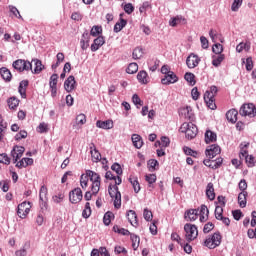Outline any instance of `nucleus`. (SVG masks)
Wrapping results in <instances>:
<instances>
[{
  "label": "nucleus",
  "instance_id": "nucleus-1",
  "mask_svg": "<svg viewBox=\"0 0 256 256\" xmlns=\"http://www.w3.org/2000/svg\"><path fill=\"white\" fill-rule=\"evenodd\" d=\"M105 179L115 181V185H110L108 187V193L111 199H114L115 209H121V192H119V187H117V185H121L123 182V180H121V176H114L111 171H107L105 174Z\"/></svg>",
  "mask_w": 256,
  "mask_h": 256
},
{
  "label": "nucleus",
  "instance_id": "nucleus-2",
  "mask_svg": "<svg viewBox=\"0 0 256 256\" xmlns=\"http://www.w3.org/2000/svg\"><path fill=\"white\" fill-rule=\"evenodd\" d=\"M86 173L92 183L91 185L92 194L97 195V193H99L101 189V176L92 170H86Z\"/></svg>",
  "mask_w": 256,
  "mask_h": 256
},
{
  "label": "nucleus",
  "instance_id": "nucleus-3",
  "mask_svg": "<svg viewBox=\"0 0 256 256\" xmlns=\"http://www.w3.org/2000/svg\"><path fill=\"white\" fill-rule=\"evenodd\" d=\"M181 133H185L186 139H195L197 137V126L193 123L184 122L180 127Z\"/></svg>",
  "mask_w": 256,
  "mask_h": 256
},
{
  "label": "nucleus",
  "instance_id": "nucleus-4",
  "mask_svg": "<svg viewBox=\"0 0 256 256\" xmlns=\"http://www.w3.org/2000/svg\"><path fill=\"white\" fill-rule=\"evenodd\" d=\"M12 67L19 71V73H23V71H33V64L30 61L18 59L13 62Z\"/></svg>",
  "mask_w": 256,
  "mask_h": 256
},
{
  "label": "nucleus",
  "instance_id": "nucleus-5",
  "mask_svg": "<svg viewBox=\"0 0 256 256\" xmlns=\"http://www.w3.org/2000/svg\"><path fill=\"white\" fill-rule=\"evenodd\" d=\"M239 113L242 117H256L255 104L253 103L243 104L240 107Z\"/></svg>",
  "mask_w": 256,
  "mask_h": 256
},
{
  "label": "nucleus",
  "instance_id": "nucleus-6",
  "mask_svg": "<svg viewBox=\"0 0 256 256\" xmlns=\"http://www.w3.org/2000/svg\"><path fill=\"white\" fill-rule=\"evenodd\" d=\"M184 231L186 233L187 241H195L199 235V231L197 230V226L195 224H185Z\"/></svg>",
  "mask_w": 256,
  "mask_h": 256
},
{
  "label": "nucleus",
  "instance_id": "nucleus-7",
  "mask_svg": "<svg viewBox=\"0 0 256 256\" xmlns=\"http://www.w3.org/2000/svg\"><path fill=\"white\" fill-rule=\"evenodd\" d=\"M205 247L208 249H215L221 245V234L214 233L211 237L207 238L204 242Z\"/></svg>",
  "mask_w": 256,
  "mask_h": 256
},
{
  "label": "nucleus",
  "instance_id": "nucleus-8",
  "mask_svg": "<svg viewBox=\"0 0 256 256\" xmlns=\"http://www.w3.org/2000/svg\"><path fill=\"white\" fill-rule=\"evenodd\" d=\"M29 211H31V202H22L18 205L17 213L20 219H25L29 215Z\"/></svg>",
  "mask_w": 256,
  "mask_h": 256
},
{
  "label": "nucleus",
  "instance_id": "nucleus-9",
  "mask_svg": "<svg viewBox=\"0 0 256 256\" xmlns=\"http://www.w3.org/2000/svg\"><path fill=\"white\" fill-rule=\"evenodd\" d=\"M69 199L73 204L81 203L83 201V191H81V188L72 190L69 194Z\"/></svg>",
  "mask_w": 256,
  "mask_h": 256
},
{
  "label": "nucleus",
  "instance_id": "nucleus-10",
  "mask_svg": "<svg viewBox=\"0 0 256 256\" xmlns=\"http://www.w3.org/2000/svg\"><path fill=\"white\" fill-rule=\"evenodd\" d=\"M23 153H25V147L23 146H14L11 151V157L13 159V163H17L21 157H23Z\"/></svg>",
  "mask_w": 256,
  "mask_h": 256
},
{
  "label": "nucleus",
  "instance_id": "nucleus-11",
  "mask_svg": "<svg viewBox=\"0 0 256 256\" xmlns=\"http://www.w3.org/2000/svg\"><path fill=\"white\" fill-rule=\"evenodd\" d=\"M200 61H201V59H199V56L192 53L187 57L186 65L189 69H195V67H197V65H199Z\"/></svg>",
  "mask_w": 256,
  "mask_h": 256
},
{
  "label": "nucleus",
  "instance_id": "nucleus-12",
  "mask_svg": "<svg viewBox=\"0 0 256 256\" xmlns=\"http://www.w3.org/2000/svg\"><path fill=\"white\" fill-rule=\"evenodd\" d=\"M75 87H77L75 76H69L64 82L65 91H67V93H71V91L75 90Z\"/></svg>",
  "mask_w": 256,
  "mask_h": 256
},
{
  "label": "nucleus",
  "instance_id": "nucleus-13",
  "mask_svg": "<svg viewBox=\"0 0 256 256\" xmlns=\"http://www.w3.org/2000/svg\"><path fill=\"white\" fill-rule=\"evenodd\" d=\"M103 45H105V37L98 36L96 39H94L90 49L92 53H95V51H99Z\"/></svg>",
  "mask_w": 256,
  "mask_h": 256
},
{
  "label": "nucleus",
  "instance_id": "nucleus-14",
  "mask_svg": "<svg viewBox=\"0 0 256 256\" xmlns=\"http://www.w3.org/2000/svg\"><path fill=\"white\" fill-rule=\"evenodd\" d=\"M221 153V147L219 145H211L208 149H206V156H208V159H213L214 157H217Z\"/></svg>",
  "mask_w": 256,
  "mask_h": 256
},
{
  "label": "nucleus",
  "instance_id": "nucleus-15",
  "mask_svg": "<svg viewBox=\"0 0 256 256\" xmlns=\"http://www.w3.org/2000/svg\"><path fill=\"white\" fill-rule=\"evenodd\" d=\"M179 81V78H177V75H175L173 72H169V74H166L164 78H162L161 83L162 85H171L173 83H177Z\"/></svg>",
  "mask_w": 256,
  "mask_h": 256
},
{
  "label": "nucleus",
  "instance_id": "nucleus-16",
  "mask_svg": "<svg viewBox=\"0 0 256 256\" xmlns=\"http://www.w3.org/2000/svg\"><path fill=\"white\" fill-rule=\"evenodd\" d=\"M179 113L182 117L188 119L189 121H193L195 119V116L193 115V109H191V106L181 108Z\"/></svg>",
  "mask_w": 256,
  "mask_h": 256
},
{
  "label": "nucleus",
  "instance_id": "nucleus-17",
  "mask_svg": "<svg viewBox=\"0 0 256 256\" xmlns=\"http://www.w3.org/2000/svg\"><path fill=\"white\" fill-rule=\"evenodd\" d=\"M27 87H29V80H22L19 84L18 91L22 97V99L27 98Z\"/></svg>",
  "mask_w": 256,
  "mask_h": 256
},
{
  "label": "nucleus",
  "instance_id": "nucleus-18",
  "mask_svg": "<svg viewBox=\"0 0 256 256\" xmlns=\"http://www.w3.org/2000/svg\"><path fill=\"white\" fill-rule=\"evenodd\" d=\"M30 63L34 64V69L31 70V72L34 73V75H39V73L43 71L44 66L41 60L33 59L32 62Z\"/></svg>",
  "mask_w": 256,
  "mask_h": 256
},
{
  "label": "nucleus",
  "instance_id": "nucleus-19",
  "mask_svg": "<svg viewBox=\"0 0 256 256\" xmlns=\"http://www.w3.org/2000/svg\"><path fill=\"white\" fill-rule=\"evenodd\" d=\"M96 127H98V129H113V120H105V121H101L98 120L96 122Z\"/></svg>",
  "mask_w": 256,
  "mask_h": 256
},
{
  "label": "nucleus",
  "instance_id": "nucleus-20",
  "mask_svg": "<svg viewBox=\"0 0 256 256\" xmlns=\"http://www.w3.org/2000/svg\"><path fill=\"white\" fill-rule=\"evenodd\" d=\"M197 217H199V210L197 209H191L185 213L187 221H197Z\"/></svg>",
  "mask_w": 256,
  "mask_h": 256
},
{
  "label": "nucleus",
  "instance_id": "nucleus-21",
  "mask_svg": "<svg viewBox=\"0 0 256 256\" xmlns=\"http://www.w3.org/2000/svg\"><path fill=\"white\" fill-rule=\"evenodd\" d=\"M204 101L208 109H211L212 111H215V109H217V104H215V97L204 95Z\"/></svg>",
  "mask_w": 256,
  "mask_h": 256
},
{
  "label": "nucleus",
  "instance_id": "nucleus-22",
  "mask_svg": "<svg viewBox=\"0 0 256 256\" xmlns=\"http://www.w3.org/2000/svg\"><path fill=\"white\" fill-rule=\"evenodd\" d=\"M237 115L239 112L236 109H231L226 113V119L229 123H237Z\"/></svg>",
  "mask_w": 256,
  "mask_h": 256
},
{
  "label": "nucleus",
  "instance_id": "nucleus-23",
  "mask_svg": "<svg viewBox=\"0 0 256 256\" xmlns=\"http://www.w3.org/2000/svg\"><path fill=\"white\" fill-rule=\"evenodd\" d=\"M90 153L92 161L94 163H99V161L101 160V153L98 152L97 148L95 147V144H92V146L90 147Z\"/></svg>",
  "mask_w": 256,
  "mask_h": 256
},
{
  "label": "nucleus",
  "instance_id": "nucleus-24",
  "mask_svg": "<svg viewBox=\"0 0 256 256\" xmlns=\"http://www.w3.org/2000/svg\"><path fill=\"white\" fill-rule=\"evenodd\" d=\"M128 221L132 227H137L139 223L137 222V213L134 210H129L127 213Z\"/></svg>",
  "mask_w": 256,
  "mask_h": 256
},
{
  "label": "nucleus",
  "instance_id": "nucleus-25",
  "mask_svg": "<svg viewBox=\"0 0 256 256\" xmlns=\"http://www.w3.org/2000/svg\"><path fill=\"white\" fill-rule=\"evenodd\" d=\"M87 123V117L85 114H79L76 116V123L73 125L74 129H79V127Z\"/></svg>",
  "mask_w": 256,
  "mask_h": 256
},
{
  "label": "nucleus",
  "instance_id": "nucleus-26",
  "mask_svg": "<svg viewBox=\"0 0 256 256\" xmlns=\"http://www.w3.org/2000/svg\"><path fill=\"white\" fill-rule=\"evenodd\" d=\"M137 79L142 85H147V83H149V75L145 70H142L137 74Z\"/></svg>",
  "mask_w": 256,
  "mask_h": 256
},
{
  "label": "nucleus",
  "instance_id": "nucleus-27",
  "mask_svg": "<svg viewBox=\"0 0 256 256\" xmlns=\"http://www.w3.org/2000/svg\"><path fill=\"white\" fill-rule=\"evenodd\" d=\"M29 165H33V158H22L17 162L16 167H18V169H23V167H29Z\"/></svg>",
  "mask_w": 256,
  "mask_h": 256
},
{
  "label": "nucleus",
  "instance_id": "nucleus-28",
  "mask_svg": "<svg viewBox=\"0 0 256 256\" xmlns=\"http://www.w3.org/2000/svg\"><path fill=\"white\" fill-rule=\"evenodd\" d=\"M132 143L136 149H141V147H143V139H141L139 134L132 135Z\"/></svg>",
  "mask_w": 256,
  "mask_h": 256
},
{
  "label": "nucleus",
  "instance_id": "nucleus-29",
  "mask_svg": "<svg viewBox=\"0 0 256 256\" xmlns=\"http://www.w3.org/2000/svg\"><path fill=\"white\" fill-rule=\"evenodd\" d=\"M206 195L210 201H213L215 199V188L213 187V183H208L206 188Z\"/></svg>",
  "mask_w": 256,
  "mask_h": 256
},
{
  "label": "nucleus",
  "instance_id": "nucleus-30",
  "mask_svg": "<svg viewBox=\"0 0 256 256\" xmlns=\"http://www.w3.org/2000/svg\"><path fill=\"white\" fill-rule=\"evenodd\" d=\"M214 141H217V134H215L211 130L206 131L205 142L209 144V143H213Z\"/></svg>",
  "mask_w": 256,
  "mask_h": 256
},
{
  "label": "nucleus",
  "instance_id": "nucleus-31",
  "mask_svg": "<svg viewBox=\"0 0 256 256\" xmlns=\"http://www.w3.org/2000/svg\"><path fill=\"white\" fill-rule=\"evenodd\" d=\"M0 75L2 79H4V81H11V71H9V69H7L6 67H2L0 69Z\"/></svg>",
  "mask_w": 256,
  "mask_h": 256
},
{
  "label": "nucleus",
  "instance_id": "nucleus-32",
  "mask_svg": "<svg viewBox=\"0 0 256 256\" xmlns=\"http://www.w3.org/2000/svg\"><path fill=\"white\" fill-rule=\"evenodd\" d=\"M238 203H239L240 207H242V209L244 207H247V193L245 191L241 192L238 195Z\"/></svg>",
  "mask_w": 256,
  "mask_h": 256
},
{
  "label": "nucleus",
  "instance_id": "nucleus-33",
  "mask_svg": "<svg viewBox=\"0 0 256 256\" xmlns=\"http://www.w3.org/2000/svg\"><path fill=\"white\" fill-rule=\"evenodd\" d=\"M145 181L148 183V187L150 189H153V183L157 181V175L155 174H146L145 175Z\"/></svg>",
  "mask_w": 256,
  "mask_h": 256
},
{
  "label": "nucleus",
  "instance_id": "nucleus-34",
  "mask_svg": "<svg viewBox=\"0 0 256 256\" xmlns=\"http://www.w3.org/2000/svg\"><path fill=\"white\" fill-rule=\"evenodd\" d=\"M129 181L134 189V192L139 193V191H141V185L139 184V180H137V177H130Z\"/></svg>",
  "mask_w": 256,
  "mask_h": 256
},
{
  "label": "nucleus",
  "instance_id": "nucleus-35",
  "mask_svg": "<svg viewBox=\"0 0 256 256\" xmlns=\"http://www.w3.org/2000/svg\"><path fill=\"white\" fill-rule=\"evenodd\" d=\"M131 241H132V248L134 251H137L139 249V243H141V238L135 234H130Z\"/></svg>",
  "mask_w": 256,
  "mask_h": 256
},
{
  "label": "nucleus",
  "instance_id": "nucleus-36",
  "mask_svg": "<svg viewBox=\"0 0 256 256\" xmlns=\"http://www.w3.org/2000/svg\"><path fill=\"white\" fill-rule=\"evenodd\" d=\"M80 185L82 189H87L89 187V176L87 175V171L85 174H82L80 177Z\"/></svg>",
  "mask_w": 256,
  "mask_h": 256
},
{
  "label": "nucleus",
  "instance_id": "nucleus-37",
  "mask_svg": "<svg viewBox=\"0 0 256 256\" xmlns=\"http://www.w3.org/2000/svg\"><path fill=\"white\" fill-rule=\"evenodd\" d=\"M224 60H225L224 54H219L218 56H213L212 65L214 67H219V65H221V63H223Z\"/></svg>",
  "mask_w": 256,
  "mask_h": 256
},
{
  "label": "nucleus",
  "instance_id": "nucleus-38",
  "mask_svg": "<svg viewBox=\"0 0 256 256\" xmlns=\"http://www.w3.org/2000/svg\"><path fill=\"white\" fill-rule=\"evenodd\" d=\"M137 71H139V65H137L135 62L130 63L126 69V73L129 75H134V73H137Z\"/></svg>",
  "mask_w": 256,
  "mask_h": 256
},
{
  "label": "nucleus",
  "instance_id": "nucleus-39",
  "mask_svg": "<svg viewBox=\"0 0 256 256\" xmlns=\"http://www.w3.org/2000/svg\"><path fill=\"white\" fill-rule=\"evenodd\" d=\"M127 25V20L121 18L120 22L114 25V33H119Z\"/></svg>",
  "mask_w": 256,
  "mask_h": 256
},
{
  "label": "nucleus",
  "instance_id": "nucleus-40",
  "mask_svg": "<svg viewBox=\"0 0 256 256\" xmlns=\"http://www.w3.org/2000/svg\"><path fill=\"white\" fill-rule=\"evenodd\" d=\"M132 57H133V59H135V60L141 59V57H143V48H141V47H136V48L133 50Z\"/></svg>",
  "mask_w": 256,
  "mask_h": 256
},
{
  "label": "nucleus",
  "instance_id": "nucleus-41",
  "mask_svg": "<svg viewBox=\"0 0 256 256\" xmlns=\"http://www.w3.org/2000/svg\"><path fill=\"white\" fill-rule=\"evenodd\" d=\"M101 33H103V28H101V26H93L90 31V35L92 37H97V36L101 35Z\"/></svg>",
  "mask_w": 256,
  "mask_h": 256
},
{
  "label": "nucleus",
  "instance_id": "nucleus-42",
  "mask_svg": "<svg viewBox=\"0 0 256 256\" xmlns=\"http://www.w3.org/2000/svg\"><path fill=\"white\" fill-rule=\"evenodd\" d=\"M8 106L9 109H16L19 106V99H17L16 97H11L8 100Z\"/></svg>",
  "mask_w": 256,
  "mask_h": 256
},
{
  "label": "nucleus",
  "instance_id": "nucleus-43",
  "mask_svg": "<svg viewBox=\"0 0 256 256\" xmlns=\"http://www.w3.org/2000/svg\"><path fill=\"white\" fill-rule=\"evenodd\" d=\"M223 165V158H218L216 160H212L210 164V169H219Z\"/></svg>",
  "mask_w": 256,
  "mask_h": 256
},
{
  "label": "nucleus",
  "instance_id": "nucleus-44",
  "mask_svg": "<svg viewBox=\"0 0 256 256\" xmlns=\"http://www.w3.org/2000/svg\"><path fill=\"white\" fill-rule=\"evenodd\" d=\"M184 79L190 83V85H195V74L191 73V72H187L184 76Z\"/></svg>",
  "mask_w": 256,
  "mask_h": 256
},
{
  "label": "nucleus",
  "instance_id": "nucleus-45",
  "mask_svg": "<svg viewBox=\"0 0 256 256\" xmlns=\"http://www.w3.org/2000/svg\"><path fill=\"white\" fill-rule=\"evenodd\" d=\"M243 5V0H234L231 6V11L237 12Z\"/></svg>",
  "mask_w": 256,
  "mask_h": 256
},
{
  "label": "nucleus",
  "instance_id": "nucleus-46",
  "mask_svg": "<svg viewBox=\"0 0 256 256\" xmlns=\"http://www.w3.org/2000/svg\"><path fill=\"white\" fill-rule=\"evenodd\" d=\"M212 51L216 55H221V53H223V45H221L220 43L214 44L212 47Z\"/></svg>",
  "mask_w": 256,
  "mask_h": 256
},
{
  "label": "nucleus",
  "instance_id": "nucleus-47",
  "mask_svg": "<svg viewBox=\"0 0 256 256\" xmlns=\"http://www.w3.org/2000/svg\"><path fill=\"white\" fill-rule=\"evenodd\" d=\"M181 21H183V17L176 16V17L172 18L169 23H170L171 27H177V25H179V23H181Z\"/></svg>",
  "mask_w": 256,
  "mask_h": 256
},
{
  "label": "nucleus",
  "instance_id": "nucleus-48",
  "mask_svg": "<svg viewBox=\"0 0 256 256\" xmlns=\"http://www.w3.org/2000/svg\"><path fill=\"white\" fill-rule=\"evenodd\" d=\"M143 217L145 221H153V212H151L149 209L145 208L143 212Z\"/></svg>",
  "mask_w": 256,
  "mask_h": 256
},
{
  "label": "nucleus",
  "instance_id": "nucleus-49",
  "mask_svg": "<svg viewBox=\"0 0 256 256\" xmlns=\"http://www.w3.org/2000/svg\"><path fill=\"white\" fill-rule=\"evenodd\" d=\"M115 233H119L120 235H131V232L125 228H119V226L113 227Z\"/></svg>",
  "mask_w": 256,
  "mask_h": 256
},
{
  "label": "nucleus",
  "instance_id": "nucleus-50",
  "mask_svg": "<svg viewBox=\"0 0 256 256\" xmlns=\"http://www.w3.org/2000/svg\"><path fill=\"white\" fill-rule=\"evenodd\" d=\"M218 89L217 86H211L210 90H207L204 95H208V97H215L217 95Z\"/></svg>",
  "mask_w": 256,
  "mask_h": 256
},
{
  "label": "nucleus",
  "instance_id": "nucleus-51",
  "mask_svg": "<svg viewBox=\"0 0 256 256\" xmlns=\"http://www.w3.org/2000/svg\"><path fill=\"white\" fill-rule=\"evenodd\" d=\"M37 131L38 133H47L49 131V126L45 122H42L39 124Z\"/></svg>",
  "mask_w": 256,
  "mask_h": 256
},
{
  "label": "nucleus",
  "instance_id": "nucleus-52",
  "mask_svg": "<svg viewBox=\"0 0 256 256\" xmlns=\"http://www.w3.org/2000/svg\"><path fill=\"white\" fill-rule=\"evenodd\" d=\"M112 171H115V173L118 175H123V169H121V165H119V163H114L111 166Z\"/></svg>",
  "mask_w": 256,
  "mask_h": 256
},
{
  "label": "nucleus",
  "instance_id": "nucleus-53",
  "mask_svg": "<svg viewBox=\"0 0 256 256\" xmlns=\"http://www.w3.org/2000/svg\"><path fill=\"white\" fill-rule=\"evenodd\" d=\"M0 163H3L4 165H9L11 163V159L7 154L2 153L0 154Z\"/></svg>",
  "mask_w": 256,
  "mask_h": 256
},
{
  "label": "nucleus",
  "instance_id": "nucleus-54",
  "mask_svg": "<svg viewBox=\"0 0 256 256\" xmlns=\"http://www.w3.org/2000/svg\"><path fill=\"white\" fill-rule=\"evenodd\" d=\"M9 10L14 17H17V19H22L21 13L19 12V9H17V7L9 6Z\"/></svg>",
  "mask_w": 256,
  "mask_h": 256
},
{
  "label": "nucleus",
  "instance_id": "nucleus-55",
  "mask_svg": "<svg viewBox=\"0 0 256 256\" xmlns=\"http://www.w3.org/2000/svg\"><path fill=\"white\" fill-rule=\"evenodd\" d=\"M223 217V207L216 206L215 208V218L219 221Z\"/></svg>",
  "mask_w": 256,
  "mask_h": 256
},
{
  "label": "nucleus",
  "instance_id": "nucleus-56",
  "mask_svg": "<svg viewBox=\"0 0 256 256\" xmlns=\"http://www.w3.org/2000/svg\"><path fill=\"white\" fill-rule=\"evenodd\" d=\"M58 79H59V75L53 74V75L50 77L49 86H50V87H57V81H58Z\"/></svg>",
  "mask_w": 256,
  "mask_h": 256
},
{
  "label": "nucleus",
  "instance_id": "nucleus-57",
  "mask_svg": "<svg viewBox=\"0 0 256 256\" xmlns=\"http://www.w3.org/2000/svg\"><path fill=\"white\" fill-rule=\"evenodd\" d=\"M132 103H134V105H137L139 107H143V101H141V98H139V95L134 94L132 96Z\"/></svg>",
  "mask_w": 256,
  "mask_h": 256
},
{
  "label": "nucleus",
  "instance_id": "nucleus-58",
  "mask_svg": "<svg viewBox=\"0 0 256 256\" xmlns=\"http://www.w3.org/2000/svg\"><path fill=\"white\" fill-rule=\"evenodd\" d=\"M245 161L248 167H255V157L253 155L246 156Z\"/></svg>",
  "mask_w": 256,
  "mask_h": 256
},
{
  "label": "nucleus",
  "instance_id": "nucleus-59",
  "mask_svg": "<svg viewBox=\"0 0 256 256\" xmlns=\"http://www.w3.org/2000/svg\"><path fill=\"white\" fill-rule=\"evenodd\" d=\"M47 193L48 190L45 186H41L40 193H39V199L47 200Z\"/></svg>",
  "mask_w": 256,
  "mask_h": 256
},
{
  "label": "nucleus",
  "instance_id": "nucleus-60",
  "mask_svg": "<svg viewBox=\"0 0 256 256\" xmlns=\"http://www.w3.org/2000/svg\"><path fill=\"white\" fill-rule=\"evenodd\" d=\"M111 217H113V214L111 212H107L104 215V218H103L104 225H111Z\"/></svg>",
  "mask_w": 256,
  "mask_h": 256
},
{
  "label": "nucleus",
  "instance_id": "nucleus-61",
  "mask_svg": "<svg viewBox=\"0 0 256 256\" xmlns=\"http://www.w3.org/2000/svg\"><path fill=\"white\" fill-rule=\"evenodd\" d=\"M170 144H171V140L169 139V137H167V136L161 137L160 145H162V147H169Z\"/></svg>",
  "mask_w": 256,
  "mask_h": 256
},
{
  "label": "nucleus",
  "instance_id": "nucleus-62",
  "mask_svg": "<svg viewBox=\"0 0 256 256\" xmlns=\"http://www.w3.org/2000/svg\"><path fill=\"white\" fill-rule=\"evenodd\" d=\"M65 199V195L63 193H59L52 197V200L54 203H61Z\"/></svg>",
  "mask_w": 256,
  "mask_h": 256
},
{
  "label": "nucleus",
  "instance_id": "nucleus-63",
  "mask_svg": "<svg viewBox=\"0 0 256 256\" xmlns=\"http://www.w3.org/2000/svg\"><path fill=\"white\" fill-rule=\"evenodd\" d=\"M124 11L128 15H131V13H133V11H135V7H133V4H131V3L125 4Z\"/></svg>",
  "mask_w": 256,
  "mask_h": 256
},
{
  "label": "nucleus",
  "instance_id": "nucleus-64",
  "mask_svg": "<svg viewBox=\"0 0 256 256\" xmlns=\"http://www.w3.org/2000/svg\"><path fill=\"white\" fill-rule=\"evenodd\" d=\"M232 215L235 221H239L241 217H243V212H241V210H234L232 211Z\"/></svg>",
  "mask_w": 256,
  "mask_h": 256
}]
</instances>
